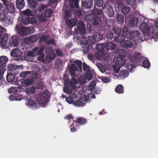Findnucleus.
<instances>
[{"instance_id":"nucleus-1","label":"nucleus","mask_w":158,"mask_h":158,"mask_svg":"<svg viewBox=\"0 0 158 158\" xmlns=\"http://www.w3.org/2000/svg\"><path fill=\"white\" fill-rule=\"evenodd\" d=\"M74 63L71 64L69 69L70 73L71 75L72 79L70 80L66 75H64L63 77L64 84L67 86L65 87L64 91L67 94H71L72 92V89L76 88L75 84L78 83L77 79V76L82 73V63L80 60H75L73 61Z\"/></svg>"},{"instance_id":"nucleus-2","label":"nucleus","mask_w":158,"mask_h":158,"mask_svg":"<svg viewBox=\"0 0 158 158\" xmlns=\"http://www.w3.org/2000/svg\"><path fill=\"white\" fill-rule=\"evenodd\" d=\"M139 27L140 29L143 32L144 35L148 36L150 38H153L156 36V32L153 27L149 25V23H146L142 21Z\"/></svg>"},{"instance_id":"nucleus-3","label":"nucleus","mask_w":158,"mask_h":158,"mask_svg":"<svg viewBox=\"0 0 158 158\" xmlns=\"http://www.w3.org/2000/svg\"><path fill=\"white\" fill-rule=\"evenodd\" d=\"M52 10L51 9H47L44 10V14L41 10H37L35 11V14L36 16L38 17V20L40 23H42L48 21L47 19L44 18L51 17Z\"/></svg>"},{"instance_id":"nucleus-4","label":"nucleus","mask_w":158,"mask_h":158,"mask_svg":"<svg viewBox=\"0 0 158 158\" xmlns=\"http://www.w3.org/2000/svg\"><path fill=\"white\" fill-rule=\"evenodd\" d=\"M93 25L100 28L102 30H105L107 25V19L104 17L94 16L92 20Z\"/></svg>"},{"instance_id":"nucleus-5","label":"nucleus","mask_w":158,"mask_h":158,"mask_svg":"<svg viewBox=\"0 0 158 158\" xmlns=\"http://www.w3.org/2000/svg\"><path fill=\"white\" fill-rule=\"evenodd\" d=\"M114 60L115 61L114 70L117 73L119 71L120 68L125 64V60L124 58L118 57L115 58Z\"/></svg>"},{"instance_id":"nucleus-6","label":"nucleus","mask_w":158,"mask_h":158,"mask_svg":"<svg viewBox=\"0 0 158 158\" xmlns=\"http://www.w3.org/2000/svg\"><path fill=\"white\" fill-rule=\"evenodd\" d=\"M69 5L68 7L64 8H64V18L65 20L72 19V13L75 7V6L72 4L71 5L70 3H69Z\"/></svg>"},{"instance_id":"nucleus-7","label":"nucleus","mask_w":158,"mask_h":158,"mask_svg":"<svg viewBox=\"0 0 158 158\" xmlns=\"http://www.w3.org/2000/svg\"><path fill=\"white\" fill-rule=\"evenodd\" d=\"M127 36V39L133 40L136 42H138L141 40L142 36V34L138 31H131Z\"/></svg>"},{"instance_id":"nucleus-8","label":"nucleus","mask_w":158,"mask_h":158,"mask_svg":"<svg viewBox=\"0 0 158 158\" xmlns=\"http://www.w3.org/2000/svg\"><path fill=\"white\" fill-rule=\"evenodd\" d=\"M78 40V42L80 43V44L82 45V48L84 53H87L88 52L89 48V45L88 44V43H89V41H87V37L80 38Z\"/></svg>"},{"instance_id":"nucleus-9","label":"nucleus","mask_w":158,"mask_h":158,"mask_svg":"<svg viewBox=\"0 0 158 158\" xmlns=\"http://www.w3.org/2000/svg\"><path fill=\"white\" fill-rule=\"evenodd\" d=\"M102 37L99 33L97 32L91 36H88V39L89 43L91 45H93L95 44V41H99L102 40Z\"/></svg>"},{"instance_id":"nucleus-10","label":"nucleus","mask_w":158,"mask_h":158,"mask_svg":"<svg viewBox=\"0 0 158 158\" xmlns=\"http://www.w3.org/2000/svg\"><path fill=\"white\" fill-rule=\"evenodd\" d=\"M48 94L45 92L40 93L37 95V100L40 104H45L48 100Z\"/></svg>"},{"instance_id":"nucleus-11","label":"nucleus","mask_w":158,"mask_h":158,"mask_svg":"<svg viewBox=\"0 0 158 158\" xmlns=\"http://www.w3.org/2000/svg\"><path fill=\"white\" fill-rule=\"evenodd\" d=\"M16 29L17 30L18 34L21 36L25 35L30 32V30L28 28L19 24L16 25Z\"/></svg>"},{"instance_id":"nucleus-12","label":"nucleus","mask_w":158,"mask_h":158,"mask_svg":"<svg viewBox=\"0 0 158 158\" xmlns=\"http://www.w3.org/2000/svg\"><path fill=\"white\" fill-rule=\"evenodd\" d=\"M141 54L138 52H135L134 53L131 58L132 62L134 63V64H136V65H138L141 62Z\"/></svg>"},{"instance_id":"nucleus-13","label":"nucleus","mask_w":158,"mask_h":158,"mask_svg":"<svg viewBox=\"0 0 158 158\" xmlns=\"http://www.w3.org/2000/svg\"><path fill=\"white\" fill-rule=\"evenodd\" d=\"M37 20L36 19L33 17H29L27 16L23 19V23L25 25H27L29 24H33L36 23Z\"/></svg>"},{"instance_id":"nucleus-14","label":"nucleus","mask_w":158,"mask_h":158,"mask_svg":"<svg viewBox=\"0 0 158 158\" xmlns=\"http://www.w3.org/2000/svg\"><path fill=\"white\" fill-rule=\"evenodd\" d=\"M103 9H107L106 13L108 16L110 17H113L114 15V12L112 6L108 4H104L103 6L102 7Z\"/></svg>"},{"instance_id":"nucleus-15","label":"nucleus","mask_w":158,"mask_h":158,"mask_svg":"<svg viewBox=\"0 0 158 158\" xmlns=\"http://www.w3.org/2000/svg\"><path fill=\"white\" fill-rule=\"evenodd\" d=\"M140 19V18L139 19L135 17L131 18L128 23L129 26L133 27H137V24H140L141 22Z\"/></svg>"},{"instance_id":"nucleus-16","label":"nucleus","mask_w":158,"mask_h":158,"mask_svg":"<svg viewBox=\"0 0 158 158\" xmlns=\"http://www.w3.org/2000/svg\"><path fill=\"white\" fill-rule=\"evenodd\" d=\"M92 0H84L82 2L81 8L82 9H89L93 5Z\"/></svg>"},{"instance_id":"nucleus-17","label":"nucleus","mask_w":158,"mask_h":158,"mask_svg":"<svg viewBox=\"0 0 158 158\" xmlns=\"http://www.w3.org/2000/svg\"><path fill=\"white\" fill-rule=\"evenodd\" d=\"M87 120L86 119L82 117H77L76 120H73V122L76 124L77 126L83 125L87 123Z\"/></svg>"},{"instance_id":"nucleus-18","label":"nucleus","mask_w":158,"mask_h":158,"mask_svg":"<svg viewBox=\"0 0 158 158\" xmlns=\"http://www.w3.org/2000/svg\"><path fill=\"white\" fill-rule=\"evenodd\" d=\"M77 19L75 17L74 19L72 18L65 20V22L66 24L69 27L72 28L77 24Z\"/></svg>"},{"instance_id":"nucleus-19","label":"nucleus","mask_w":158,"mask_h":158,"mask_svg":"<svg viewBox=\"0 0 158 158\" xmlns=\"http://www.w3.org/2000/svg\"><path fill=\"white\" fill-rule=\"evenodd\" d=\"M77 30L76 33H80L81 34H84L85 33V25L83 22L78 25L77 28H75V30Z\"/></svg>"},{"instance_id":"nucleus-20","label":"nucleus","mask_w":158,"mask_h":158,"mask_svg":"<svg viewBox=\"0 0 158 158\" xmlns=\"http://www.w3.org/2000/svg\"><path fill=\"white\" fill-rule=\"evenodd\" d=\"M7 57L2 56L0 57V68L6 70V64L8 61Z\"/></svg>"},{"instance_id":"nucleus-21","label":"nucleus","mask_w":158,"mask_h":158,"mask_svg":"<svg viewBox=\"0 0 158 158\" xmlns=\"http://www.w3.org/2000/svg\"><path fill=\"white\" fill-rule=\"evenodd\" d=\"M11 41H9V47H12L18 46L19 45L18 41L19 40L18 37L15 36H13L11 37Z\"/></svg>"},{"instance_id":"nucleus-22","label":"nucleus","mask_w":158,"mask_h":158,"mask_svg":"<svg viewBox=\"0 0 158 158\" xmlns=\"http://www.w3.org/2000/svg\"><path fill=\"white\" fill-rule=\"evenodd\" d=\"M8 68L10 71L9 73L15 74V75H17L19 73V68L18 66L13 64H11L8 65Z\"/></svg>"},{"instance_id":"nucleus-23","label":"nucleus","mask_w":158,"mask_h":158,"mask_svg":"<svg viewBox=\"0 0 158 158\" xmlns=\"http://www.w3.org/2000/svg\"><path fill=\"white\" fill-rule=\"evenodd\" d=\"M121 45L123 48L128 49L133 46V43L130 40H124L120 43Z\"/></svg>"},{"instance_id":"nucleus-24","label":"nucleus","mask_w":158,"mask_h":158,"mask_svg":"<svg viewBox=\"0 0 158 158\" xmlns=\"http://www.w3.org/2000/svg\"><path fill=\"white\" fill-rule=\"evenodd\" d=\"M26 104L32 109H36L37 108L36 103L31 99L28 100L26 102Z\"/></svg>"},{"instance_id":"nucleus-25","label":"nucleus","mask_w":158,"mask_h":158,"mask_svg":"<svg viewBox=\"0 0 158 158\" xmlns=\"http://www.w3.org/2000/svg\"><path fill=\"white\" fill-rule=\"evenodd\" d=\"M6 6L7 10L10 13H15V7L14 4L13 2H8Z\"/></svg>"},{"instance_id":"nucleus-26","label":"nucleus","mask_w":158,"mask_h":158,"mask_svg":"<svg viewBox=\"0 0 158 158\" xmlns=\"http://www.w3.org/2000/svg\"><path fill=\"white\" fill-rule=\"evenodd\" d=\"M92 13L94 16H98L101 17L103 16V11L100 9H94L92 12Z\"/></svg>"},{"instance_id":"nucleus-27","label":"nucleus","mask_w":158,"mask_h":158,"mask_svg":"<svg viewBox=\"0 0 158 158\" xmlns=\"http://www.w3.org/2000/svg\"><path fill=\"white\" fill-rule=\"evenodd\" d=\"M126 37L123 34H117V35H115L114 37V40L115 41L118 42H119L120 43L124 40Z\"/></svg>"},{"instance_id":"nucleus-28","label":"nucleus","mask_w":158,"mask_h":158,"mask_svg":"<svg viewBox=\"0 0 158 158\" xmlns=\"http://www.w3.org/2000/svg\"><path fill=\"white\" fill-rule=\"evenodd\" d=\"M118 23L121 25H122L124 22V17L120 14H118L116 17Z\"/></svg>"},{"instance_id":"nucleus-29","label":"nucleus","mask_w":158,"mask_h":158,"mask_svg":"<svg viewBox=\"0 0 158 158\" xmlns=\"http://www.w3.org/2000/svg\"><path fill=\"white\" fill-rule=\"evenodd\" d=\"M116 53V55L119 56V57L123 58H124L127 55L126 52L124 50L121 49L117 50Z\"/></svg>"},{"instance_id":"nucleus-30","label":"nucleus","mask_w":158,"mask_h":158,"mask_svg":"<svg viewBox=\"0 0 158 158\" xmlns=\"http://www.w3.org/2000/svg\"><path fill=\"white\" fill-rule=\"evenodd\" d=\"M106 48L108 50H114L117 48L116 45L112 42H107L106 43Z\"/></svg>"},{"instance_id":"nucleus-31","label":"nucleus","mask_w":158,"mask_h":158,"mask_svg":"<svg viewBox=\"0 0 158 158\" xmlns=\"http://www.w3.org/2000/svg\"><path fill=\"white\" fill-rule=\"evenodd\" d=\"M15 74L12 73H8L6 77L7 81L10 83L12 82L15 79Z\"/></svg>"},{"instance_id":"nucleus-32","label":"nucleus","mask_w":158,"mask_h":158,"mask_svg":"<svg viewBox=\"0 0 158 158\" xmlns=\"http://www.w3.org/2000/svg\"><path fill=\"white\" fill-rule=\"evenodd\" d=\"M21 55V52L19 49L15 48L12 51L10 55L13 57H16L19 56Z\"/></svg>"},{"instance_id":"nucleus-33","label":"nucleus","mask_w":158,"mask_h":158,"mask_svg":"<svg viewBox=\"0 0 158 158\" xmlns=\"http://www.w3.org/2000/svg\"><path fill=\"white\" fill-rule=\"evenodd\" d=\"M25 6L24 0H17L16 7L19 9H23Z\"/></svg>"},{"instance_id":"nucleus-34","label":"nucleus","mask_w":158,"mask_h":158,"mask_svg":"<svg viewBox=\"0 0 158 158\" xmlns=\"http://www.w3.org/2000/svg\"><path fill=\"white\" fill-rule=\"evenodd\" d=\"M7 35L6 34L2 36L1 42V45L2 47L6 46L7 43Z\"/></svg>"},{"instance_id":"nucleus-35","label":"nucleus","mask_w":158,"mask_h":158,"mask_svg":"<svg viewBox=\"0 0 158 158\" xmlns=\"http://www.w3.org/2000/svg\"><path fill=\"white\" fill-rule=\"evenodd\" d=\"M94 70H89L86 73V76L87 78L89 80H91L93 77Z\"/></svg>"},{"instance_id":"nucleus-36","label":"nucleus","mask_w":158,"mask_h":158,"mask_svg":"<svg viewBox=\"0 0 158 158\" xmlns=\"http://www.w3.org/2000/svg\"><path fill=\"white\" fill-rule=\"evenodd\" d=\"M82 101V100L81 99H77L76 101L74 102H73V105L75 106L82 107L84 105V104Z\"/></svg>"},{"instance_id":"nucleus-37","label":"nucleus","mask_w":158,"mask_h":158,"mask_svg":"<svg viewBox=\"0 0 158 158\" xmlns=\"http://www.w3.org/2000/svg\"><path fill=\"white\" fill-rule=\"evenodd\" d=\"M115 91L119 94H122L123 93L124 87L121 85H118L115 89Z\"/></svg>"},{"instance_id":"nucleus-38","label":"nucleus","mask_w":158,"mask_h":158,"mask_svg":"<svg viewBox=\"0 0 158 158\" xmlns=\"http://www.w3.org/2000/svg\"><path fill=\"white\" fill-rule=\"evenodd\" d=\"M38 50V47L35 48L32 51L28 52L27 54V57H32L36 55V52Z\"/></svg>"},{"instance_id":"nucleus-39","label":"nucleus","mask_w":158,"mask_h":158,"mask_svg":"<svg viewBox=\"0 0 158 158\" xmlns=\"http://www.w3.org/2000/svg\"><path fill=\"white\" fill-rule=\"evenodd\" d=\"M6 12H7V11L5 9L0 10V22L2 21L6 16Z\"/></svg>"},{"instance_id":"nucleus-40","label":"nucleus","mask_w":158,"mask_h":158,"mask_svg":"<svg viewBox=\"0 0 158 158\" xmlns=\"http://www.w3.org/2000/svg\"><path fill=\"white\" fill-rule=\"evenodd\" d=\"M66 2H69L70 3L71 5L73 4L75 6L76 8H78L79 6V0H65Z\"/></svg>"},{"instance_id":"nucleus-41","label":"nucleus","mask_w":158,"mask_h":158,"mask_svg":"<svg viewBox=\"0 0 158 158\" xmlns=\"http://www.w3.org/2000/svg\"><path fill=\"white\" fill-rule=\"evenodd\" d=\"M129 74L128 71L126 70H121L119 73V75L121 77L123 78H125L127 77Z\"/></svg>"},{"instance_id":"nucleus-42","label":"nucleus","mask_w":158,"mask_h":158,"mask_svg":"<svg viewBox=\"0 0 158 158\" xmlns=\"http://www.w3.org/2000/svg\"><path fill=\"white\" fill-rule=\"evenodd\" d=\"M114 37L113 32L110 31H108L106 35V38L108 40H111Z\"/></svg>"},{"instance_id":"nucleus-43","label":"nucleus","mask_w":158,"mask_h":158,"mask_svg":"<svg viewBox=\"0 0 158 158\" xmlns=\"http://www.w3.org/2000/svg\"><path fill=\"white\" fill-rule=\"evenodd\" d=\"M33 81L34 79L31 78H29L24 80L23 81V83L26 85H29L32 84Z\"/></svg>"},{"instance_id":"nucleus-44","label":"nucleus","mask_w":158,"mask_h":158,"mask_svg":"<svg viewBox=\"0 0 158 158\" xmlns=\"http://www.w3.org/2000/svg\"><path fill=\"white\" fill-rule=\"evenodd\" d=\"M97 66L98 67V69L102 73H104L105 72V67L101 63L98 62L96 64Z\"/></svg>"},{"instance_id":"nucleus-45","label":"nucleus","mask_w":158,"mask_h":158,"mask_svg":"<svg viewBox=\"0 0 158 158\" xmlns=\"http://www.w3.org/2000/svg\"><path fill=\"white\" fill-rule=\"evenodd\" d=\"M122 33L123 35H124L126 38H127V35L130 34V32H129L128 27L126 26L124 27L123 28Z\"/></svg>"},{"instance_id":"nucleus-46","label":"nucleus","mask_w":158,"mask_h":158,"mask_svg":"<svg viewBox=\"0 0 158 158\" xmlns=\"http://www.w3.org/2000/svg\"><path fill=\"white\" fill-rule=\"evenodd\" d=\"M54 55H55L54 54H49L48 55H47L45 57V59L46 61L48 62L52 61L54 58Z\"/></svg>"},{"instance_id":"nucleus-47","label":"nucleus","mask_w":158,"mask_h":158,"mask_svg":"<svg viewBox=\"0 0 158 158\" xmlns=\"http://www.w3.org/2000/svg\"><path fill=\"white\" fill-rule=\"evenodd\" d=\"M130 10V8L127 6H124L122 9V12L124 15L128 14Z\"/></svg>"},{"instance_id":"nucleus-48","label":"nucleus","mask_w":158,"mask_h":158,"mask_svg":"<svg viewBox=\"0 0 158 158\" xmlns=\"http://www.w3.org/2000/svg\"><path fill=\"white\" fill-rule=\"evenodd\" d=\"M30 73V72L29 71L23 72L20 74L19 77L24 78L29 76Z\"/></svg>"},{"instance_id":"nucleus-49","label":"nucleus","mask_w":158,"mask_h":158,"mask_svg":"<svg viewBox=\"0 0 158 158\" xmlns=\"http://www.w3.org/2000/svg\"><path fill=\"white\" fill-rule=\"evenodd\" d=\"M142 65L145 68H149L150 65V63L148 60H145L143 62Z\"/></svg>"},{"instance_id":"nucleus-50","label":"nucleus","mask_w":158,"mask_h":158,"mask_svg":"<svg viewBox=\"0 0 158 158\" xmlns=\"http://www.w3.org/2000/svg\"><path fill=\"white\" fill-rule=\"evenodd\" d=\"M28 3L30 7L33 8L35 7L37 5L36 2L32 0H29L28 1Z\"/></svg>"},{"instance_id":"nucleus-51","label":"nucleus","mask_w":158,"mask_h":158,"mask_svg":"<svg viewBox=\"0 0 158 158\" xmlns=\"http://www.w3.org/2000/svg\"><path fill=\"white\" fill-rule=\"evenodd\" d=\"M96 85V83L95 81H92L89 83L88 88L91 91L93 90L94 89Z\"/></svg>"},{"instance_id":"nucleus-52","label":"nucleus","mask_w":158,"mask_h":158,"mask_svg":"<svg viewBox=\"0 0 158 158\" xmlns=\"http://www.w3.org/2000/svg\"><path fill=\"white\" fill-rule=\"evenodd\" d=\"M12 18H11V16L9 15H7L5 17L4 19L2 21L6 22L7 23H11L12 22Z\"/></svg>"},{"instance_id":"nucleus-53","label":"nucleus","mask_w":158,"mask_h":158,"mask_svg":"<svg viewBox=\"0 0 158 158\" xmlns=\"http://www.w3.org/2000/svg\"><path fill=\"white\" fill-rule=\"evenodd\" d=\"M126 3L131 6H134L136 4V1L135 0H127Z\"/></svg>"},{"instance_id":"nucleus-54","label":"nucleus","mask_w":158,"mask_h":158,"mask_svg":"<svg viewBox=\"0 0 158 158\" xmlns=\"http://www.w3.org/2000/svg\"><path fill=\"white\" fill-rule=\"evenodd\" d=\"M114 31L115 35H117V34H122V29L121 28L115 27L114 29Z\"/></svg>"},{"instance_id":"nucleus-55","label":"nucleus","mask_w":158,"mask_h":158,"mask_svg":"<svg viewBox=\"0 0 158 158\" xmlns=\"http://www.w3.org/2000/svg\"><path fill=\"white\" fill-rule=\"evenodd\" d=\"M23 12V14L27 16H32V11L28 9L24 10Z\"/></svg>"},{"instance_id":"nucleus-56","label":"nucleus","mask_w":158,"mask_h":158,"mask_svg":"<svg viewBox=\"0 0 158 158\" xmlns=\"http://www.w3.org/2000/svg\"><path fill=\"white\" fill-rule=\"evenodd\" d=\"M96 4L98 7H102L103 6V0H96Z\"/></svg>"},{"instance_id":"nucleus-57","label":"nucleus","mask_w":158,"mask_h":158,"mask_svg":"<svg viewBox=\"0 0 158 158\" xmlns=\"http://www.w3.org/2000/svg\"><path fill=\"white\" fill-rule=\"evenodd\" d=\"M44 48L43 47H41V48L39 49V48L38 47V50L36 52V55H41L43 54V50Z\"/></svg>"},{"instance_id":"nucleus-58","label":"nucleus","mask_w":158,"mask_h":158,"mask_svg":"<svg viewBox=\"0 0 158 158\" xmlns=\"http://www.w3.org/2000/svg\"><path fill=\"white\" fill-rule=\"evenodd\" d=\"M55 52L57 56H64V53L61 50L59 49H57Z\"/></svg>"},{"instance_id":"nucleus-59","label":"nucleus","mask_w":158,"mask_h":158,"mask_svg":"<svg viewBox=\"0 0 158 158\" xmlns=\"http://www.w3.org/2000/svg\"><path fill=\"white\" fill-rule=\"evenodd\" d=\"M83 69L84 72H85L87 71L88 70H90L89 66L85 62H84L83 64Z\"/></svg>"},{"instance_id":"nucleus-60","label":"nucleus","mask_w":158,"mask_h":158,"mask_svg":"<svg viewBox=\"0 0 158 158\" xmlns=\"http://www.w3.org/2000/svg\"><path fill=\"white\" fill-rule=\"evenodd\" d=\"M6 84V82L4 78L0 79V86L2 87H4Z\"/></svg>"},{"instance_id":"nucleus-61","label":"nucleus","mask_w":158,"mask_h":158,"mask_svg":"<svg viewBox=\"0 0 158 158\" xmlns=\"http://www.w3.org/2000/svg\"><path fill=\"white\" fill-rule=\"evenodd\" d=\"M44 56L45 55L44 54L40 55V56L38 57L37 59L39 61L42 62H44Z\"/></svg>"},{"instance_id":"nucleus-62","label":"nucleus","mask_w":158,"mask_h":158,"mask_svg":"<svg viewBox=\"0 0 158 158\" xmlns=\"http://www.w3.org/2000/svg\"><path fill=\"white\" fill-rule=\"evenodd\" d=\"M88 59L91 61H94L95 59V55L93 54H90L88 56Z\"/></svg>"},{"instance_id":"nucleus-63","label":"nucleus","mask_w":158,"mask_h":158,"mask_svg":"<svg viewBox=\"0 0 158 158\" xmlns=\"http://www.w3.org/2000/svg\"><path fill=\"white\" fill-rule=\"evenodd\" d=\"M102 48V45L101 44L97 45L96 46V48L100 52L103 51V50Z\"/></svg>"},{"instance_id":"nucleus-64","label":"nucleus","mask_w":158,"mask_h":158,"mask_svg":"<svg viewBox=\"0 0 158 158\" xmlns=\"http://www.w3.org/2000/svg\"><path fill=\"white\" fill-rule=\"evenodd\" d=\"M56 65L59 67H60L62 66L63 62L62 60L58 59L56 60Z\"/></svg>"}]
</instances>
